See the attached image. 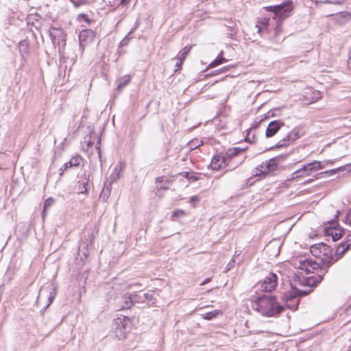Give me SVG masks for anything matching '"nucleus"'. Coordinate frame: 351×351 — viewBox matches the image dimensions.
I'll return each instance as SVG.
<instances>
[{
    "instance_id": "nucleus-9",
    "label": "nucleus",
    "mask_w": 351,
    "mask_h": 351,
    "mask_svg": "<svg viewBox=\"0 0 351 351\" xmlns=\"http://www.w3.org/2000/svg\"><path fill=\"white\" fill-rule=\"evenodd\" d=\"M226 165V158L221 155L214 156L210 162L211 169L213 170H219L224 168Z\"/></svg>"
},
{
    "instance_id": "nucleus-23",
    "label": "nucleus",
    "mask_w": 351,
    "mask_h": 351,
    "mask_svg": "<svg viewBox=\"0 0 351 351\" xmlns=\"http://www.w3.org/2000/svg\"><path fill=\"white\" fill-rule=\"evenodd\" d=\"M81 160L82 158L79 156H75L71 158V159L69 161V167L79 166Z\"/></svg>"
},
{
    "instance_id": "nucleus-26",
    "label": "nucleus",
    "mask_w": 351,
    "mask_h": 351,
    "mask_svg": "<svg viewBox=\"0 0 351 351\" xmlns=\"http://www.w3.org/2000/svg\"><path fill=\"white\" fill-rule=\"evenodd\" d=\"M219 313L217 311L207 312L202 314V316L206 319H211L213 317H216V315Z\"/></svg>"
},
{
    "instance_id": "nucleus-44",
    "label": "nucleus",
    "mask_w": 351,
    "mask_h": 351,
    "mask_svg": "<svg viewBox=\"0 0 351 351\" xmlns=\"http://www.w3.org/2000/svg\"><path fill=\"white\" fill-rule=\"evenodd\" d=\"M168 188H169V187H168V186L162 185V186H161L160 188H158V190H159V189H161L166 190V189H167Z\"/></svg>"
},
{
    "instance_id": "nucleus-41",
    "label": "nucleus",
    "mask_w": 351,
    "mask_h": 351,
    "mask_svg": "<svg viewBox=\"0 0 351 351\" xmlns=\"http://www.w3.org/2000/svg\"><path fill=\"white\" fill-rule=\"evenodd\" d=\"M115 1L116 0H108V3L110 4V6H113L114 5Z\"/></svg>"
},
{
    "instance_id": "nucleus-7",
    "label": "nucleus",
    "mask_w": 351,
    "mask_h": 351,
    "mask_svg": "<svg viewBox=\"0 0 351 351\" xmlns=\"http://www.w3.org/2000/svg\"><path fill=\"white\" fill-rule=\"evenodd\" d=\"M154 298L153 294L151 293H145L142 294H135L130 295L129 298L130 301L126 302L125 307H128L129 304L134 302H145V300L150 301Z\"/></svg>"
},
{
    "instance_id": "nucleus-16",
    "label": "nucleus",
    "mask_w": 351,
    "mask_h": 351,
    "mask_svg": "<svg viewBox=\"0 0 351 351\" xmlns=\"http://www.w3.org/2000/svg\"><path fill=\"white\" fill-rule=\"evenodd\" d=\"M344 233L343 229H332L331 230L330 234L332 237L333 241H337L340 239Z\"/></svg>"
},
{
    "instance_id": "nucleus-46",
    "label": "nucleus",
    "mask_w": 351,
    "mask_h": 351,
    "mask_svg": "<svg viewBox=\"0 0 351 351\" xmlns=\"http://www.w3.org/2000/svg\"><path fill=\"white\" fill-rule=\"evenodd\" d=\"M315 94L317 95V96H316V97H315V98H316V99H317L320 98V96H319V93H315Z\"/></svg>"
},
{
    "instance_id": "nucleus-24",
    "label": "nucleus",
    "mask_w": 351,
    "mask_h": 351,
    "mask_svg": "<svg viewBox=\"0 0 351 351\" xmlns=\"http://www.w3.org/2000/svg\"><path fill=\"white\" fill-rule=\"evenodd\" d=\"M121 169H122L121 166H120V167L117 166L114 168L113 173L111 175L112 181H116L119 178L120 171H121Z\"/></svg>"
},
{
    "instance_id": "nucleus-25",
    "label": "nucleus",
    "mask_w": 351,
    "mask_h": 351,
    "mask_svg": "<svg viewBox=\"0 0 351 351\" xmlns=\"http://www.w3.org/2000/svg\"><path fill=\"white\" fill-rule=\"evenodd\" d=\"M96 138V134L90 132L88 138L87 137L85 138V143H87L88 147H90L94 144L95 139Z\"/></svg>"
},
{
    "instance_id": "nucleus-18",
    "label": "nucleus",
    "mask_w": 351,
    "mask_h": 351,
    "mask_svg": "<svg viewBox=\"0 0 351 351\" xmlns=\"http://www.w3.org/2000/svg\"><path fill=\"white\" fill-rule=\"evenodd\" d=\"M269 19H264L260 22V25L257 24L256 27L258 28V32L261 33L263 31V29H267L269 25Z\"/></svg>"
},
{
    "instance_id": "nucleus-42",
    "label": "nucleus",
    "mask_w": 351,
    "mask_h": 351,
    "mask_svg": "<svg viewBox=\"0 0 351 351\" xmlns=\"http://www.w3.org/2000/svg\"><path fill=\"white\" fill-rule=\"evenodd\" d=\"M210 280V278H206L204 281H203L200 285H204L206 283L208 282Z\"/></svg>"
},
{
    "instance_id": "nucleus-8",
    "label": "nucleus",
    "mask_w": 351,
    "mask_h": 351,
    "mask_svg": "<svg viewBox=\"0 0 351 351\" xmlns=\"http://www.w3.org/2000/svg\"><path fill=\"white\" fill-rule=\"evenodd\" d=\"M94 38L93 32L90 30H83L80 33V46L84 48L87 44L92 42Z\"/></svg>"
},
{
    "instance_id": "nucleus-28",
    "label": "nucleus",
    "mask_w": 351,
    "mask_h": 351,
    "mask_svg": "<svg viewBox=\"0 0 351 351\" xmlns=\"http://www.w3.org/2000/svg\"><path fill=\"white\" fill-rule=\"evenodd\" d=\"M202 143V141H199L198 139H194V140H192L189 143V146L191 148H193V147L196 148V147H199Z\"/></svg>"
},
{
    "instance_id": "nucleus-52",
    "label": "nucleus",
    "mask_w": 351,
    "mask_h": 351,
    "mask_svg": "<svg viewBox=\"0 0 351 351\" xmlns=\"http://www.w3.org/2000/svg\"><path fill=\"white\" fill-rule=\"evenodd\" d=\"M332 16V14H328L327 16Z\"/></svg>"
},
{
    "instance_id": "nucleus-2",
    "label": "nucleus",
    "mask_w": 351,
    "mask_h": 351,
    "mask_svg": "<svg viewBox=\"0 0 351 351\" xmlns=\"http://www.w3.org/2000/svg\"><path fill=\"white\" fill-rule=\"evenodd\" d=\"M252 307L263 315L267 317L274 316L283 310V306L278 304L276 298L269 295L258 298L254 302Z\"/></svg>"
},
{
    "instance_id": "nucleus-36",
    "label": "nucleus",
    "mask_w": 351,
    "mask_h": 351,
    "mask_svg": "<svg viewBox=\"0 0 351 351\" xmlns=\"http://www.w3.org/2000/svg\"><path fill=\"white\" fill-rule=\"evenodd\" d=\"M199 197L198 196H192L191 198H190V202L191 203H194V202H199Z\"/></svg>"
},
{
    "instance_id": "nucleus-14",
    "label": "nucleus",
    "mask_w": 351,
    "mask_h": 351,
    "mask_svg": "<svg viewBox=\"0 0 351 351\" xmlns=\"http://www.w3.org/2000/svg\"><path fill=\"white\" fill-rule=\"evenodd\" d=\"M50 36L53 43H56L57 37H60L62 38L64 37V33L61 29L54 28L50 31Z\"/></svg>"
},
{
    "instance_id": "nucleus-21",
    "label": "nucleus",
    "mask_w": 351,
    "mask_h": 351,
    "mask_svg": "<svg viewBox=\"0 0 351 351\" xmlns=\"http://www.w3.org/2000/svg\"><path fill=\"white\" fill-rule=\"evenodd\" d=\"M226 62L227 60L226 58L223 57H217L215 60L210 63L209 66L213 68Z\"/></svg>"
},
{
    "instance_id": "nucleus-40",
    "label": "nucleus",
    "mask_w": 351,
    "mask_h": 351,
    "mask_svg": "<svg viewBox=\"0 0 351 351\" xmlns=\"http://www.w3.org/2000/svg\"><path fill=\"white\" fill-rule=\"evenodd\" d=\"M130 0H121L120 3L123 5H125L128 3Z\"/></svg>"
},
{
    "instance_id": "nucleus-45",
    "label": "nucleus",
    "mask_w": 351,
    "mask_h": 351,
    "mask_svg": "<svg viewBox=\"0 0 351 351\" xmlns=\"http://www.w3.org/2000/svg\"><path fill=\"white\" fill-rule=\"evenodd\" d=\"M64 170L68 169V168H70L69 167V162H66L64 165Z\"/></svg>"
},
{
    "instance_id": "nucleus-20",
    "label": "nucleus",
    "mask_w": 351,
    "mask_h": 351,
    "mask_svg": "<svg viewBox=\"0 0 351 351\" xmlns=\"http://www.w3.org/2000/svg\"><path fill=\"white\" fill-rule=\"evenodd\" d=\"M186 215H187V213L184 210H181V209L176 210L173 213V214L171 215V220L176 221L178 219H179L180 217L185 216Z\"/></svg>"
},
{
    "instance_id": "nucleus-3",
    "label": "nucleus",
    "mask_w": 351,
    "mask_h": 351,
    "mask_svg": "<svg viewBox=\"0 0 351 351\" xmlns=\"http://www.w3.org/2000/svg\"><path fill=\"white\" fill-rule=\"evenodd\" d=\"M311 254L321 259L324 264L329 265L336 261V258L332 257V252L330 246L328 245L320 243L312 245L310 248Z\"/></svg>"
},
{
    "instance_id": "nucleus-15",
    "label": "nucleus",
    "mask_w": 351,
    "mask_h": 351,
    "mask_svg": "<svg viewBox=\"0 0 351 351\" xmlns=\"http://www.w3.org/2000/svg\"><path fill=\"white\" fill-rule=\"evenodd\" d=\"M131 80V77L129 75H126L121 77L118 81V89L121 90L125 86H126Z\"/></svg>"
},
{
    "instance_id": "nucleus-51",
    "label": "nucleus",
    "mask_w": 351,
    "mask_h": 351,
    "mask_svg": "<svg viewBox=\"0 0 351 351\" xmlns=\"http://www.w3.org/2000/svg\"><path fill=\"white\" fill-rule=\"evenodd\" d=\"M270 247H271V244L267 246L268 248H269Z\"/></svg>"
},
{
    "instance_id": "nucleus-22",
    "label": "nucleus",
    "mask_w": 351,
    "mask_h": 351,
    "mask_svg": "<svg viewBox=\"0 0 351 351\" xmlns=\"http://www.w3.org/2000/svg\"><path fill=\"white\" fill-rule=\"evenodd\" d=\"M226 62L227 60L226 58L223 57H217L215 60L210 63L209 66L213 68Z\"/></svg>"
},
{
    "instance_id": "nucleus-33",
    "label": "nucleus",
    "mask_w": 351,
    "mask_h": 351,
    "mask_svg": "<svg viewBox=\"0 0 351 351\" xmlns=\"http://www.w3.org/2000/svg\"><path fill=\"white\" fill-rule=\"evenodd\" d=\"M172 180H165L163 176L158 177L156 179V182L157 183H161V182H165V183H169V182H172Z\"/></svg>"
},
{
    "instance_id": "nucleus-6",
    "label": "nucleus",
    "mask_w": 351,
    "mask_h": 351,
    "mask_svg": "<svg viewBox=\"0 0 351 351\" xmlns=\"http://www.w3.org/2000/svg\"><path fill=\"white\" fill-rule=\"evenodd\" d=\"M278 277L275 274H269L261 283V288L265 291H271L277 285Z\"/></svg>"
},
{
    "instance_id": "nucleus-30",
    "label": "nucleus",
    "mask_w": 351,
    "mask_h": 351,
    "mask_svg": "<svg viewBox=\"0 0 351 351\" xmlns=\"http://www.w3.org/2000/svg\"><path fill=\"white\" fill-rule=\"evenodd\" d=\"M344 222L351 226V209L349 210L346 216L345 217Z\"/></svg>"
},
{
    "instance_id": "nucleus-27",
    "label": "nucleus",
    "mask_w": 351,
    "mask_h": 351,
    "mask_svg": "<svg viewBox=\"0 0 351 351\" xmlns=\"http://www.w3.org/2000/svg\"><path fill=\"white\" fill-rule=\"evenodd\" d=\"M316 3H326L332 4H341L345 0H315Z\"/></svg>"
},
{
    "instance_id": "nucleus-19",
    "label": "nucleus",
    "mask_w": 351,
    "mask_h": 351,
    "mask_svg": "<svg viewBox=\"0 0 351 351\" xmlns=\"http://www.w3.org/2000/svg\"><path fill=\"white\" fill-rule=\"evenodd\" d=\"M191 48V45L186 46L182 51L179 52V56L177 58V59H182L184 60L186 57L190 52Z\"/></svg>"
},
{
    "instance_id": "nucleus-48",
    "label": "nucleus",
    "mask_w": 351,
    "mask_h": 351,
    "mask_svg": "<svg viewBox=\"0 0 351 351\" xmlns=\"http://www.w3.org/2000/svg\"><path fill=\"white\" fill-rule=\"evenodd\" d=\"M119 322H117V324H119V323H122V321L120 319H119Z\"/></svg>"
},
{
    "instance_id": "nucleus-50",
    "label": "nucleus",
    "mask_w": 351,
    "mask_h": 351,
    "mask_svg": "<svg viewBox=\"0 0 351 351\" xmlns=\"http://www.w3.org/2000/svg\"><path fill=\"white\" fill-rule=\"evenodd\" d=\"M230 263H229V264L228 265V269H230Z\"/></svg>"
},
{
    "instance_id": "nucleus-17",
    "label": "nucleus",
    "mask_w": 351,
    "mask_h": 351,
    "mask_svg": "<svg viewBox=\"0 0 351 351\" xmlns=\"http://www.w3.org/2000/svg\"><path fill=\"white\" fill-rule=\"evenodd\" d=\"M307 165L309 167L311 173L313 172H315L322 169V165L320 163V161L314 160L313 162L308 163Z\"/></svg>"
},
{
    "instance_id": "nucleus-49",
    "label": "nucleus",
    "mask_w": 351,
    "mask_h": 351,
    "mask_svg": "<svg viewBox=\"0 0 351 351\" xmlns=\"http://www.w3.org/2000/svg\"><path fill=\"white\" fill-rule=\"evenodd\" d=\"M23 46H25V43H21V47H23Z\"/></svg>"
},
{
    "instance_id": "nucleus-39",
    "label": "nucleus",
    "mask_w": 351,
    "mask_h": 351,
    "mask_svg": "<svg viewBox=\"0 0 351 351\" xmlns=\"http://www.w3.org/2000/svg\"><path fill=\"white\" fill-rule=\"evenodd\" d=\"M180 175H182L183 177L186 178L187 179H189V174L188 172H182Z\"/></svg>"
},
{
    "instance_id": "nucleus-38",
    "label": "nucleus",
    "mask_w": 351,
    "mask_h": 351,
    "mask_svg": "<svg viewBox=\"0 0 351 351\" xmlns=\"http://www.w3.org/2000/svg\"><path fill=\"white\" fill-rule=\"evenodd\" d=\"M338 16L340 17L346 18L348 16V14L346 12H340Z\"/></svg>"
},
{
    "instance_id": "nucleus-37",
    "label": "nucleus",
    "mask_w": 351,
    "mask_h": 351,
    "mask_svg": "<svg viewBox=\"0 0 351 351\" xmlns=\"http://www.w3.org/2000/svg\"><path fill=\"white\" fill-rule=\"evenodd\" d=\"M178 60V62H176V66L178 67V69H180L184 62L183 60L182 59H177Z\"/></svg>"
},
{
    "instance_id": "nucleus-32",
    "label": "nucleus",
    "mask_w": 351,
    "mask_h": 351,
    "mask_svg": "<svg viewBox=\"0 0 351 351\" xmlns=\"http://www.w3.org/2000/svg\"><path fill=\"white\" fill-rule=\"evenodd\" d=\"M251 132H252V130H249L247 132V134L246 136H245V141H248L250 143L254 142V134L252 135V138L250 137Z\"/></svg>"
},
{
    "instance_id": "nucleus-47",
    "label": "nucleus",
    "mask_w": 351,
    "mask_h": 351,
    "mask_svg": "<svg viewBox=\"0 0 351 351\" xmlns=\"http://www.w3.org/2000/svg\"><path fill=\"white\" fill-rule=\"evenodd\" d=\"M350 311H351V304H350L349 308L347 309V312L348 313Z\"/></svg>"
},
{
    "instance_id": "nucleus-35",
    "label": "nucleus",
    "mask_w": 351,
    "mask_h": 351,
    "mask_svg": "<svg viewBox=\"0 0 351 351\" xmlns=\"http://www.w3.org/2000/svg\"><path fill=\"white\" fill-rule=\"evenodd\" d=\"M281 21H279L278 25H276V28H275V34L276 36H277L278 34V33L280 32V25H281Z\"/></svg>"
},
{
    "instance_id": "nucleus-13",
    "label": "nucleus",
    "mask_w": 351,
    "mask_h": 351,
    "mask_svg": "<svg viewBox=\"0 0 351 351\" xmlns=\"http://www.w3.org/2000/svg\"><path fill=\"white\" fill-rule=\"evenodd\" d=\"M54 203V199L52 197H48L43 204V210L42 217L44 219L47 213L48 208Z\"/></svg>"
},
{
    "instance_id": "nucleus-31",
    "label": "nucleus",
    "mask_w": 351,
    "mask_h": 351,
    "mask_svg": "<svg viewBox=\"0 0 351 351\" xmlns=\"http://www.w3.org/2000/svg\"><path fill=\"white\" fill-rule=\"evenodd\" d=\"M320 163L322 165H321L322 169H323L326 168L328 165H333L334 161L331 160H327L320 161Z\"/></svg>"
},
{
    "instance_id": "nucleus-1",
    "label": "nucleus",
    "mask_w": 351,
    "mask_h": 351,
    "mask_svg": "<svg viewBox=\"0 0 351 351\" xmlns=\"http://www.w3.org/2000/svg\"><path fill=\"white\" fill-rule=\"evenodd\" d=\"M291 265L297 269L291 276L295 287L292 286L290 292L285 294L284 299L285 300H296L295 302L298 304L297 297L310 293L312 288L317 286L322 280V276L321 274L305 276L311 273L313 274L315 270L319 268V264L304 256L293 258Z\"/></svg>"
},
{
    "instance_id": "nucleus-10",
    "label": "nucleus",
    "mask_w": 351,
    "mask_h": 351,
    "mask_svg": "<svg viewBox=\"0 0 351 351\" xmlns=\"http://www.w3.org/2000/svg\"><path fill=\"white\" fill-rule=\"evenodd\" d=\"M351 246V234H348L344 243H340L336 250V260L341 257Z\"/></svg>"
},
{
    "instance_id": "nucleus-5",
    "label": "nucleus",
    "mask_w": 351,
    "mask_h": 351,
    "mask_svg": "<svg viewBox=\"0 0 351 351\" xmlns=\"http://www.w3.org/2000/svg\"><path fill=\"white\" fill-rule=\"evenodd\" d=\"M280 160L281 159L279 157L265 160L257 167V170L259 171L260 174L274 173L278 169V165Z\"/></svg>"
},
{
    "instance_id": "nucleus-34",
    "label": "nucleus",
    "mask_w": 351,
    "mask_h": 351,
    "mask_svg": "<svg viewBox=\"0 0 351 351\" xmlns=\"http://www.w3.org/2000/svg\"><path fill=\"white\" fill-rule=\"evenodd\" d=\"M341 170V168H338V169H332V170H330V171H326L325 172H323L322 173H326V174H329V175H334V174H335L336 173H337L338 171H339Z\"/></svg>"
},
{
    "instance_id": "nucleus-11",
    "label": "nucleus",
    "mask_w": 351,
    "mask_h": 351,
    "mask_svg": "<svg viewBox=\"0 0 351 351\" xmlns=\"http://www.w3.org/2000/svg\"><path fill=\"white\" fill-rule=\"evenodd\" d=\"M284 123L280 121H274L269 123L266 130L265 135L267 138L274 136Z\"/></svg>"
},
{
    "instance_id": "nucleus-12",
    "label": "nucleus",
    "mask_w": 351,
    "mask_h": 351,
    "mask_svg": "<svg viewBox=\"0 0 351 351\" xmlns=\"http://www.w3.org/2000/svg\"><path fill=\"white\" fill-rule=\"evenodd\" d=\"M311 175V172L309 169L308 165H303L302 168L295 171L291 174L292 180H298L300 178H303Z\"/></svg>"
},
{
    "instance_id": "nucleus-43",
    "label": "nucleus",
    "mask_w": 351,
    "mask_h": 351,
    "mask_svg": "<svg viewBox=\"0 0 351 351\" xmlns=\"http://www.w3.org/2000/svg\"><path fill=\"white\" fill-rule=\"evenodd\" d=\"M189 180H192V181H195V180H197V178H196V177H195V176H190V177L189 178Z\"/></svg>"
},
{
    "instance_id": "nucleus-29",
    "label": "nucleus",
    "mask_w": 351,
    "mask_h": 351,
    "mask_svg": "<svg viewBox=\"0 0 351 351\" xmlns=\"http://www.w3.org/2000/svg\"><path fill=\"white\" fill-rule=\"evenodd\" d=\"M297 138V134L294 132L289 134L287 136V138H284L285 141H293Z\"/></svg>"
},
{
    "instance_id": "nucleus-4",
    "label": "nucleus",
    "mask_w": 351,
    "mask_h": 351,
    "mask_svg": "<svg viewBox=\"0 0 351 351\" xmlns=\"http://www.w3.org/2000/svg\"><path fill=\"white\" fill-rule=\"evenodd\" d=\"M264 8L267 11L273 12L275 16L280 19V21H282L290 15L293 7L291 2L287 1L280 5L267 6Z\"/></svg>"
}]
</instances>
